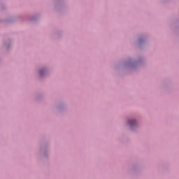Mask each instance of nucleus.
Segmentation results:
<instances>
[{
	"label": "nucleus",
	"mask_w": 179,
	"mask_h": 179,
	"mask_svg": "<svg viewBox=\"0 0 179 179\" xmlns=\"http://www.w3.org/2000/svg\"><path fill=\"white\" fill-rule=\"evenodd\" d=\"M128 124L130 127H134L136 124V122L135 120H128Z\"/></svg>",
	"instance_id": "f257e3e1"
}]
</instances>
